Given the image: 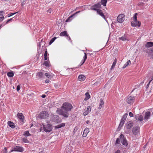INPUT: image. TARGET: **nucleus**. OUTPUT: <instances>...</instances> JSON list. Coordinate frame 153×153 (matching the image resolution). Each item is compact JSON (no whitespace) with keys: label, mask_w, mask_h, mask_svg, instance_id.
Listing matches in <instances>:
<instances>
[{"label":"nucleus","mask_w":153,"mask_h":153,"mask_svg":"<svg viewBox=\"0 0 153 153\" xmlns=\"http://www.w3.org/2000/svg\"><path fill=\"white\" fill-rule=\"evenodd\" d=\"M72 108V106L70 103L65 102L63 104L62 106L61 109L57 110V111L59 114L62 116L65 117L67 118L70 115L68 112L71 111Z\"/></svg>","instance_id":"1"},{"label":"nucleus","mask_w":153,"mask_h":153,"mask_svg":"<svg viewBox=\"0 0 153 153\" xmlns=\"http://www.w3.org/2000/svg\"><path fill=\"white\" fill-rule=\"evenodd\" d=\"M135 99V96H133L131 94L126 98V100L128 104H131L133 103Z\"/></svg>","instance_id":"2"},{"label":"nucleus","mask_w":153,"mask_h":153,"mask_svg":"<svg viewBox=\"0 0 153 153\" xmlns=\"http://www.w3.org/2000/svg\"><path fill=\"white\" fill-rule=\"evenodd\" d=\"M49 116V114L46 111H42L38 115V117L40 119H45Z\"/></svg>","instance_id":"3"},{"label":"nucleus","mask_w":153,"mask_h":153,"mask_svg":"<svg viewBox=\"0 0 153 153\" xmlns=\"http://www.w3.org/2000/svg\"><path fill=\"white\" fill-rule=\"evenodd\" d=\"M119 138L121 143L124 146H125L126 147H127L128 145V143L124 135L123 134H121L120 135Z\"/></svg>","instance_id":"4"},{"label":"nucleus","mask_w":153,"mask_h":153,"mask_svg":"<svg viewBox=\"0 0 153 153\" xmlns=\"http://www.w3.org/2000/svg\"><path fill=\"white\" fill-rule=\"evenodd\" d=\"M43 129L46 132H50L52 130V126L50 124H48L46 126L43 125Z\"/></svg>","instance_id":"5"},{"label":"nucleus","mask_w":153,"mask_h":153,"mask_svg":"<svg viewBox=\"0 0 153 153\" xmlns=\"http://www.w3.org/2000/svg\"><path fill=\"white\" fill-rule=\"evenodd\" d=\"M24 150V149L22 146H16L12 148L11 152L17 151L19 152H22Z\"/></svg>","instance_id":"6"},{"label":"nucleus","mask_w":153,"mask_h":153,"mask_svg":"<svg viewBox=\"0 0 153 153\" xmlns=\"http://www.w3.org/2000/svg\"><path fill=\"white\" fill-rule=\"evenodd\" d=\"M125 15L123 14H120L117 18V21L119 23H122L125 20Z\"/></svg>","instance_id":"7"},{"label":"nucleus","mask_w":153,"mask_h":153,"mask_svg":"<svg viewBox=\"0 0 153 153\" xmlns=\"http://www.w3.org/2000/svg\"><path fill=\"white\" fill-rule=\"evenodd\" d=\"M140 128L138 126H134L132 129V132L134 135H137L140 131Z\"/></svg>","instance_id":"8"},{"label":"nucleus","mask_w":153,"mask_h":153,"mask_svg":"<svg viewBox=\"0 0 153 153\" xmlns=\"http://www.w3.org/2000/svg\"><path fill=\"white\" fill-rule=\"evenodd\" d=\"M140 25L141 22L137 20L136 21H134V22H131V25L133 27H136L137 26L138 27H139L140 26Z\"/></svg>","instance_id":"9"},{"label":"nucleus","mask_w":153,"mask_h":153,"mask_svg":"<svg viewBox=\"0 0 153 153\" xmlns=\"http://www.w3.org/2000/svg\"><path fill=\"white\" fill-rule=\"evenodd\" d=\"M120 138H117L116 142L115 143V145L117 147L120 149V147H121L122 146L121 145L120 143Z\"/></svg>","instance_id":"10"},{"label":"nucleus","mask_w":153,"mask_h":153,"mask_svg":"<svg viewBox=\"0 0 153 153\" xmlns=\"http://www.w3.org/2000/svg\"><path fill=\"white\" fill-rule=\"evenodd\" d=\"M97 13L99 15L101 16L105 20H106V18L103 13L102 12L101 10L98 9L97 11Z\"/></svg>","instance_id":"11"},{"label":"nucleus","mask_w":153,"mask_h":153,"mask_svg":"<svg viewBox=\"0 0 153 153\" xmlns=\"http://www.w3.org/2000/svg\"><path fill=\"white\" fill-rule=\"evenodd\" d=\"M133 123L131 121H129L126 124V128L127 129H130L133 126Z\"/></svg>","instance_id":"12"},{"label":"nucleus","mask_w":153,"mask_h":153,"mask_svg":"<svg viewBox=\"0 0 153 153\" xmlns=\"http://www.w3.org/2000/svg\"><path fill=\"white\" fill-rule=\"evenodd\" d=\"M125 122V121H123V120H122L121 119V120L120 123L117 129V131H119L120 130V129L121 128L123 124H124Z\"/></svg>","instance_id":"13"},{"label":"nucleus","mask_w":153,"mask_h":153,"mask_svg":"<svg viewBox=\"0 0 153 153\" xmlns=\"http://www.w3.org/2000/svg\"><path fill=\"white\" fill-rule=\"evenodd\" d=\"M150 116V113L149 112H147L145 113L144 117L145 119L146 120H147L149 118Z\"/></svg>","instance_id":"14"},{"label":"nucleus","mask_w":153,"mask_h":153,"mask_svg":"<svg viewBox=\"0 0 153 153\" xmlns=\"http://www.w3.org/2000/svg\"><path fill=\"white\" fill-rule=\"evenodd\" d=\"M146 48H149L153 46V42H148L145 45Z\"/></svg>","instance_id":"15"},{"label":"nucleus","mask_w":153,"mask_h":153,"mask_svg":"<svg viewBox=\"0 0 153 153\" xmlns=\"http://www.w3.org/2000/svg\"><path fill=\"white\" fill-rule=\"evenodd\" d=\"M79 12H76L75 13L73 14V15L69 17L68 19L66 20V22H68L71 21V20L72 19V18L77 13H79Z\"/></svg>","instance_id":"16"},{"label":"nucleus","mask_w":153,"mask_h":153,"mask_svg":"<svg viewBox=\"0 0 153 153\" xmlns=\"http://www.w3.org/2000/svg\"><path fill=\"white\" fill-rule=\"evenodd\" d=\"M36 76L40 78H42L44 76V73L42 72H39L36 74Z\"/></svg>","instance_id":"17"},{"label":"nucleus","mask_w":153,"mask_h":153,"mask_svg":"<svg viewBox=\"0 0 153 153\" xmlns=\"http://www.w3.org/2000/svg\"><path fill=\"white\" fill-rule=\"evenodd\" d=\"M104 103L102 99H100V102L99 108L101 109L104 106Z\"/></svg>","instance_id":"18"},{"label":"nucleus","mask_w":153,"mask_h":153,"mask_svg":"<svg viewBox=\"0 0 153 153\" xmlns=\"http://www.w3.org/2000/svg\"><path fill=\"white\" fill-rule=\"evenodd\" d=\"M7 124L9 126L12 128H14L15 127V126L14 123L10 121H8Z\"/></svg>","instance_id":"19"},{"label":"nucleus","mask_w":153,"mask_h":153,"mask_svg":"<svg viewBox=\"0 0 153 153\" xmlns=\"http://www.w3.org/2000/svg\"><path fill=\"white\" fill-rule=\"evenodd\" d=\"M85 76L83 75H79L78 77V79L80 81H82L85 80Z\"/></svg>","instance_id":"20"},{"label":"nucleus","mask_w":153,"mask_h":153,"mask_svg":"<svg viewBox=\"0 0 153 153\" xmlns=\"http://www.w3.org/2000/svg\"><path fill=\"white\" fill-rule=\"evenodd\" d=\"M126 148L125 147L123 148L122 146L120 147V149H122L123 151V153H126L127 151L128 150V149L129 148V147L128 146L126 147Z\"/></svg>","instance_id":"21"},{"label":"nucleus","mask_w":153,"mask_h":153,"mask_svg":"<svg viewBox=\"0 0 153 153\" xmlns=\"http://www.w3.org/2000/svg\"><path fill=\"white\" fill-rule=\"evenodd\" d=\"M65 124L64 123H62L59 125H58L56 126H55V129L60 128L62 127H64L65 126Z\"/></svg>","instance_id":"22"},{"label":"nucleus","mask_w":153,"mask_h":153,"mask_svg":"<svg viewBox=\"0 0 153 153\" xmlns=\"http://www.w3.org/2000/svg\"><path fill=\"white\" fill-rule=\"evenodd\" d=\"M135 118L136 120H137V121H142L143 120V117L142 115H140V116H139L138 118H137V117H136Z\"/></svg>","instance_id":"23"},{"label":"nucleus","mask_w":153,"mask_h":153,"mask_svg":"<svg viewBox=\"0 0 153 153\" xmlns=\"http://www.w3.org/2000/svg\"><path fill=\"white\" fill-rule=\"evenodd\" d=\"M18 117L19 119L21 120H23V119L24 116L22 113H18Z\"/></svg>","instance_id":"24"},{"label":"nucleus","mask_w":153,"mask_h":153,"mask_svg":"<svg viewBox=\"0 0 153 153\" xmlns=\"http://www.w3.org/2000/svg\"><path fill=\"white\" fill-rule=\"evenodd\" d=\"M67 35L68 34L67 33V32L66 31H64L62 32H61L59 34V35L60 36H67Z\"/></svg>","instance_id":"25"},{"label":"nucleus","mask_w":153,"mask_h":153,"mask_svg":"<svg viewBox=\"0 0 153 153\" xmlns=\"http://www.w3.org/2000/svg\"><path fill=\"white\" fill-rule=\"evenodd\" d=\"M119 39L123 41H125L127 40V37L125 35L119 38Z\"/></svg>","instance_id":"26"},{"label":"nucleus","mask_w":153,"mask_h":153,"mask_svg":"<svg viewBox=\"0 0 153 153\" xmlns=\"http://www.w3.org/2000/svg\"><path fill=\"white\" fill-rule=\"evenodd\" d=\"M117 60L116 59H115V60H114V62H113V64L111 67V70H112L114 68V67L115 65L117 63Z\"/></svg>","instance_id":"27"},{"label":"nucleus","mask_w":153,"mask_h":153,"mask_svg":"<svg viewBox=\"0 0 153 153\" xmlns=\"http://www.w3.org/2000/svg\"><path fill=\"white\" fill-rule=\"evenodd\" d=\"M101 4L100 2H98L97 3L93 5V7H97V8H100L101 7Z\"/></svg>","instance_id":"28"},{"label":"nucleus","mask_w":153,"mask_h":153,"mask_svg":"<svg viewBox=\"0 0 153 153\" xmlns=\"http://www.w3.org/2000/svg\"><path fill=\"white\" fill-rule=\"evenodd\" d=\"M23 135L25 137H27L31 135V134L29 133V132L27 131H25Z\"/></svg>","instance_id":"29"},{"label":"nucleus","mask_w":153,"mask_h":153,"mask_svg":"<svg viewBox=\"0 0 153 153\" xmlns=\"http://www.w3.org/2000/svg\"><path fill=\"white\" fill-rule=\"evenodd\" d=\"M101 4L103 6H105L106 5L107 0H101Z\"/></svg>","instance_id":"30"},{"label":"nucleus","mask_w":153,"mask_h":153,"mask_svg":"<svg viewBox=\"0 0 153 153\" xmlns=\"http://www.w3.org/2000/svg\"><path fill=\"white\" fill-rule=\"evenodd\" d=\"M128 115V114L127 113L123 115L122 119H121L123 121L124 120L125 121L126 119V117Z\"/></svg>","instance_id":"31"},{"label":"nucleus","mask_w":153,"mask_h":153,"mask_svg":"<svg viewBox=\"0 0 153 153\" xmlns=\"http://www.w3.org/2000/svg\"><path fill=\"white\" fill-rule=\"evenodd\" d=\"M7 75L9 77H12L14 75V74L12 72H9L7 73Z\"/></svg>","instance_id":"32"},{"label":"nucleus","mask_w":153,"mask_h":153,"mask_svg":"<svg viewBox=\"0 0 153 153\" xmlns=\"http://www.w3.org/2000/svg\"><path fill=\"white\" fill-rule=\"evenodd\" d=\"M47 54H48L47 52V51H46L45 52L44 55V59L45 60H48V57L47 56Z\"/></svg>","instance_id":"33"},{"label":"nucleus","mask_w":153,"mask_h":153,"mask_svg":"<svg viewBox=\"0 0 153 153\" xmlns=\"http://www.w3.org/2000/svg\"><path fill=\"white\" fill-rule=\"evenodd\" d=\"M85 95L86 96V98H85V100H87L89 99L90 97V95H89L88 93H86Z\"/></svg>","instance_id":"34"},{"label":"nucleus","mask_w":153,"mask_h":153,"mask_svg":"<svg viewBox=\"0 0 153 153\" xmlns=\"http://www.w3.org/2000/svg\"><path fill=\"white\" fill-rule=\"evenodd\" d=\"M22 141L23 142L25 143H28L29 142L27 138L26 137L23 138H22Z\"/></svg>","instance_id":"35"},{"label":"nucleus","mask_w":153,"mask_h":153,"mask_svg":"<svg viewBox=\"0 0 153 153\" xmlns=\"http://www.w3.org/2000/svg\"><path fill=\"white\" fill-rule=\"evenodd\" d=\"M45 75L48 78H51L52 76H51L49 74L46 73H45Z\"/></svg>","instance_id":"36"},{"label":"nucleus","mask_w":153,"mask_h":153,"mask_svg":"<svg viewBox=\"0 0 153 153\" xmlns=\"http://www.w3.org/2000/svg\"><path fill=\"white\" fill-rule=\"evenodd\" d=\"M89 131V128H86L84 131L83 132L84 133L88 134Z\"/></svg>","instance_id":"37"},{"label":"nucleus","mask_w":153,"mask_h":153,"mask_svg":"<svg viewBox=\"0 0 153 153\" xmlns=\"http://www.w3.org/2000/svg\"><path fill=\"white\" fill-rule=\"evenodd\" d=\"M56 37H55L53 38H52L50 41L49 42V45H51L55 40L56 39Z\"/></svg>","instance_id":"38"},{"label":"nucleus","mask_w":153,"mask_h":153,"mask_svg":"<svg viewBox=\"0 0 153 153\" xmlns=\"http://www.w3.org/2000/svg\"><path fill=\"white\" fill-rule=\"evenodd\" d=\"M84 54H85V55L83 57L84 60L83 61V63H84L85 61V60H86V59H87V55H86V53H85Z\"/></svg>","instance_id":"39"},{"label":"nucleus","mask_w":153,"mask_h":153,"mask_svg":"<svg viewBox=\"0 0 153 153\" xmlns=\"http://www.w3.org/2000/svg\"><path fill=\"white\" fill-rule=\"evenodd\" d=\"M91 107L90 106H88L87 108L86 111L88 112V113L90 112L91 110Z\"/></svg>","instance_id":"40"},{"label":"nucleus","mask_w":153,"mask_h":153,"mask_svg":"<svg viewBox=\"0 0 153 153\" xmlns=\"http://www.w3.org/2000/svg\"><path fill=\"white\" fill-rule=\"evenodd\" d=\"M54 121L57 123H60L62 121V120L59 118H57L56 120H54Z\"/></svg>","instance_id":"41"},{"label":"nucleus","mask_w":153,"mask_h":153,"mask_svg":"<svg viewBox=\"0 0 153 153\" xmlns=\"http://www.w3.org/2000/svg\"><path fill=\"white\" fill-rule=\"evenodd\" d=\"M43 64L47 67L49 65V62L48 61H45Z\"/></svg>","instance_id":"42"},{"label":"nucleus","mask_w":153,"mask_h":153,"mask_svg":"<svg viewBox=\"0 0 153 153\" xmlns=\"http://www.w3.org/2000/svg\"><path fill=\"white\" fill-rule=\"evenodd\" d=\"M137 13H135L134 14V21H136L137 19Z\"/></svg>","instance_id":"43"},{"label":"nucleus","mask_w":153,"mask_h":153,"mask_svg":"<svg viewBox=\"0 0 153 153\" xmlns=\"http://www.w3.org/2000/svg\"><path fill=\"white\" fill-rule=\"evenodd\" d=\"M18 12H16V13H10L9 14H8V15H7V16L8 17H10V16H13V15H14V14H16V13H17Z\"/></svg>","instance_id":"44"},{"label":"nucleus","mask_w":153,"mask_h":153,"mask_svg":"<svg viewBox=\"0 0 153 153\" xmlns=\"http://www.w3.org/2000/svg\"><path fill=\"white\" fill-rule=\"evenodd\" d=\"M97 9L98 8H97V7H93V5L91 7V9L94 10H97H97H98V9Z\"/></svg>","instance_id":"45"},{"label":"nucleus","mask_w":153,"mask_h":153,"mask_svg":"<svg viewBox=\"0 0 153 153\" xmlns=\"http://www.w3.org/2000/svg\"><path fill=\"white\" fill-rule=\"evenodd\" d=\"M20 85H18L16 89H17V91H19L20 90Z\"/></svg>","instance_id":"46"},{"label":"nucleus","mask_w":153,"mask_h":153,"mask_svg":"<svg viewBox=\"0 0 153 153\" xmlns=\"http://www.w3.org/2000/svg\"><path fill=\"white\" fill-rule=\"evenodd\" d=\"M131 62V61L130 60H128L127 61V62H126V63L125 64L127 66H128V65Z\"/></svg>","instance_id":"47"},{"label":"nucleus","mask_w":153,"mask_h":153,"mask_svg":"<svg viewBox=\"0 0 153 153\" xmlns=\"http://www.w3.org/2000/svg\"><path fill=\"white\" fill-rule=\"evenodd\" d=\"M12 19H13V18H11V19H9L6 22V24H7L8 23V22H10V21H11L12 20Z\"/></svg>","instance_id":"48"},{"label":"nucleus","mask_w":153,"mask_h":153,"mask_svg":"<svg viewBox=\"0 0 153 153\" xmlns=\"http://www.w3.org/2000/svg\"><path fill=\"white\" fill-rule=\"evenodd\" d=\"M129 116L131 117H133V114L131 112H130L129 113Z\"/></svg>","instance_id":"49"},{"label":"nucleus","mask_w":153,"mask_h":153,"mask_svg":"<svg viewBox=\"0 0 153 153\" xmlns=\"http://www.w3.org/2000/svg\"><path fill=\"white\" fill-rule=\"evenodd\" d=\"M4 18V17L3 15H2V17H0V21H2Z\"/></svg>","instance_id":"50"},{"label":"nucleus","mask_w":153,"mask_h":153,"mask_svg":"<svg viewBox=\"0 0 153 153\" xmlns=\"http://www.w3.org/2000/svg\"><path fill=\"white\" fill-rule=\"evenodd\" d=\"M88 114V113L86 111L83 113V114L85 116Z\"/></svg>","instance_id":"51"},{"label":"nucleus","mask_w":153,"mask_h":153,"mask_svg":"<svg viewBox=\"0 0 153 153\" xmlns=\"http://www.w3.org/2000/svg\"><path fill=\"white\" fill-rule=\"evenodd\" d=\"M53 117L54 118H55L56 119L57 118H59V116L57 115L54 116Z\"/></svg>","instance_id":"52"},{"label":"nucleus","mask_w":153,"mask_h":153,"mask_svg":"<svg viewBox=\"0 0 153 153\" xmlns=\"http://www.w3.org/2000/svg\"><path fill=\"white\" fill-rule=\"evenodd\" d=\"M47 12L48 13H51V9H49L48 10H47Z\"/></svg>","instance_id":"53"},{"label":"nucleus","mask_w":153,"mask_h":153,"mask_svg":"<svg viewBox=\"0 0 153 153\" xmlns=\"http://www.w3.org/2000/svg\"><path fill=\"white\" fill-rule=\"evenodd\" d=\"M114 153H120V150H118L116 151Z\"/></svg>","instance_id":"54"},{"label":"nucleus","mask_w":153,"mask_h":153,"mask_svg":"<svg viewBox=\"0 0 153 153\" xmlns=\"http://www.w3.org/2000/svg\"><path fill=\"white\" fill-rule=\"evenodd\" d=\"M87 134L84 133L83 132V136L84 137H86V135H87Z\"/></svg>","instance_id":"55"},{"label":"nucleus","mask_w":153,"mask_h":153,"mask_svg":"<svg viewBox=\"0 0 153 153\" xmlns=\"http://www.w3.org/2000/svg\"><path fill=\"white\" fill-rule=\"evenodd\" d=\"M67 37H68V40H70L71 39V38L68 35L66 36Z\"/></svg>","instance_id":"56"},{"label":"nucleus","mask_w":153,"mask_h":153,"mask_svg":"<svg viewBox=\"0 0 153 153\" xmlns=\"http://www.w3.org/2000/svg\"><path fill=\"white\" fill-rule=\"evenodd\" d=\"M4 153H5V152H6L7 153V149H6V148L5 147L4 148Z\"/></svg>","instance_id":"57"},{"label":"nucleus","mask_w":153,"mask_h":153,"mask_svg":"<svg viewBox=\"0 0 153 153\" xmlns=\"http://www.w3.org/2000/svg\"><path fill=\"white\" fill-rule=\"evenodd\" d=\"M45 82L46 83H48L49 82V80L48 79H47L46 80Z\"/></svg>","instance_id":"58"},{"label":"nucleus","mask_w":153,"mask_h":153,"mask_svg":"<svg viewBox=\"0 0 153 153\" xmlns=\"http://www.w3.org/2000/svg\"><path fill=\"white\" fill-rule=\"evenodd\" d=\"M3 12H4V11H0V15L1 16H2V15H3L1 14L2 13H3Z\"/></svg>","instance_id":"59"},{"label":"nucleus","mask_w":153,"mask_h":153,"mask_svg":"<svg viewBox=\"0 0 153 153\" xmlns=\"http://www.w3.org/2000/svg\"><path fill=\"white\" fill-rule=\"evenodd\" d=\"M42 97L43 98H45L46 97V95H45V94H43V95H42Z\"/></svg>","instance_id":"60"},{"label":"nucleus","mask_w":153,"mask_h":153,"mask_svg":"<svg viewBox=\"0 0 153 153\" xmlns=\"http://www.w3.org/2000/svg\"><path fill=\"white\" fill-rule=\"evenodd\" d=\"M126 66H127L125 64L123 66V68H125Z\"/></svg>","instance_id":"61"},{"label":"nucleus","mask_w":153,"mask_h":153,"mask_svg":"<svg viewBox=\"0 0 153 153\" xmlns=\"http://www.w3.org/2000/svg\"><path fill=\"white\" fill-rule=\"evenodd\" d=\"M149 84H150L149 83H148V84L147 85H146V88H149Z\"/></svg>","instance_id":"62"},{"label":"nucleus","mask_w":153,"mask_h":153,"mask_svg":"<svg viewBox=\"0 0 153 153\" xmlns=\"http://www.w3.org/2000/svg\"><path fill=\"white\" fill-rule=\"evenodd\" d=\"M25 4V3L24 2V1H23L22 3V6H23Z\"/></svg>","instance_id":"63"},{"label":"nucleus","mask_w":153,"mask_h":153,"mask_svg":"<svg viewBox=\"0 0 153 153\" xmlns=\"http://www.w3.org/2000/svg\"><path fill=\"white\" fill-rule=\"evenodd\" d=\"M152 80H153V78H152V79L149 81V83L150 84V83Z\"/></svg>","instance_id":"64"}]
</instances>
